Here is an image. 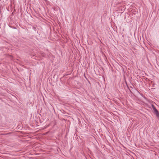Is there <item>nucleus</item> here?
<instances>
[{
	"label": "nucleus",
	"mask_w": 159,
	"mask_h": 159,
	"mask_svg": "<svg viewBox=\"0 0 159 159\" xmlns=\"http://www.w3.org/2000/svg\"><path fill=\"white\" fill-rule=\"evenodd\" d=\"M152 108L153 109L154 112L155 114H156L157 113L159 112L158 110L156 109L155 107L153 105H152Z\"/></svg>",
	"instance_id": "obj_1"
},
{
	"label": "nucleus",
	"mask_w": 159,
	"mask_h": 159,
	"mask_svg": "<svg viewBox=\"0 0 159 159\" xmlns=\"http://www.w3.org/2000/svg\"><path fill=\"white\" fill-rule=\"evenodd\" d=\"M157 117L159 119V113L155 114Z\"/></svg>",
	"instance_id": "obj_2"
},
{
	"label": "nucleus",
	"mask_w": 159,
	"mask_h": 159,
	"mask_svg": "<svg viewBox=\"0 0 159 159\" xmlns=\"http://www.w3.org/2000/svg\"><path fill=\"white\" fill-rule=\"evenodd\" d=\"M36 29V28H35V27H34V30H35Z\"/></svg>",
	"instance_id": "obj_3"
}]
</instances>
